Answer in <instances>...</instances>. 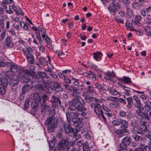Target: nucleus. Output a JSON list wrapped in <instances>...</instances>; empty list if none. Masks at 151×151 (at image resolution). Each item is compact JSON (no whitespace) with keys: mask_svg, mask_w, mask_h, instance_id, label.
I'll return each mask as SVG.
<instances>
[{"mask_svg":"<svg viewBox=\"0 0 151 151\" xmlns=\"http://www.w3.org/2000/svg\"><path fill=\"white\" fill-rule=\"evenodd\" d=\"M69 109L71 111L70 112L71 116L72 117V121L73 122V124L75 127L80 125L83 119L81 118H77L79 115L83 116H86V114L84 112L86 109L83 105L77 104L75 102H73L72 104H70Z\"/></svg>","mask_w":151,"mask_h":151,"instance_id":"f257e3e1","label":"nucleus"},{"mask_svg":"<svg viewBox=\"0 0 151 151\" xmlns=\"http://www.w3.org/2000/svg\"><path fill=\"white\" fill-rule=\"evenodd\" d=\"M84 89V87L82 85H79L78 86L77 88L75 87L74 92H73L72 93V96L73 97L71 103L70 104H72L73 102H75L77 104H79V105H83L84 103L83 100L81 99V97L79 96H77V93H80V91Z\"/></svg>","mask_w":151,"mask_h":151,"instance_id":"f03ea898","label":"nucleus"},{"mask_svg":"<svg viewBox=\"0 0 151 151\" xmlns=\"http://www.w3.org/2000/svg\"><path fill=\"white\" fill-rule=\"evenodd\" d=\"M54 116H50L46 119L45 124L47 127V130L49 132H53L54 129L58 125L57 122L55 120Z\"/></svg>","mask_w":151,"mask_h":151,"instance_id":"7ed1b4c3","label":"nucleus"},{"mask_svg":"<svg viewBox=\"0 0 151 151\" xmlns=\"http://www.w3.org/2000/svg\"><path fill=\"white\" fill-rule=\"evenodd\" d=\"M103 3L105 2L111 1L109 6L108 7V9L110 12L111 14L114 15H116V12L118 9L119 8V4L116 0H101Z\"/></svg>","mask_w":151,"mask_h":151,"instance_id":"20e7f679","label":"nucleus"},{"mask_svg":"<svg viewBox=\"0 0 151 151\" xmlns=\"http://www.w3.org/2000/svg\"><path fill=\"white\" fill-rule=\"evenodd\" d=\"M68 143L67 139H61L58 143V150H63V151H68Z\"/></svg>","mask_w":151,"mask_h":151,"instance_id":"39448f33","label":"nucleus"},{"mask_svg":"<svg viewBox=\"0 0 151 151\" xmlns=\"http://www.w3.org/2000/svg\"><path fill=\"white\" fill-rule=\"evenodd\" d=\"M5 75L6 78L9 80L11 83H12L13 81L15 80L14 77L15 75L14 73L12 71L8 70L5 73Z\"/></svg>","mask_w":151,"mask_h":151,"instance_id":"423d86ee","label":"nucleus"},{"mask_svg":"<svg viewBox=\"0 0 151 151\" xmlns=\"http://www.w3.org/2000/svg\"><path fill=\"white\" fill-rule=\"evenodd\" d=\"M131 142V139L130 137H126L122 140L120 146L124 147V148L129 146Z\"/></svg>","mask_w":151,"mask_h":151,"instance_id":"0eeeda50","label":"nucleus"},{"mask_svg":"<svg viewBox=\"0 0 151 151\" xmlns=\"http://www.w3.org/2000/svg\"><path fill=\"white\" fill-rule=\"evenodd\" d=\"M31 73L29 72L26 70L24 76H22L21 78V81L24 83H27L30 81V79L29 78V75H31Z\"/></svg>","mask_w":151,"mask_h":151,"instance_id":"6e6552de","label":"nucleus"},{"mask_svg":"<svg viewBox=\"0 0 151 151\" xmlns=\"http://www.w3.org/2000/svg\"><path fill=\"white\" fill-rule=\"evenodd\" d=\"M29 85L27 84L24 85L22 87V93L20 94L19 98L21 100H23L25 96V94L29 89Z\"/></svg>","mask_w":151,"mask_h":151,"instance_id":"1a4fd4ad","label":"nucleus"},{"mask_svg":"<svg viewBox=\"0 0 151 151\" xmlns=\"http://www.w3.org/2000/svg\"><path fill=\"white\" fill-rule=\"evenodd\" d=\"M64 130L66 133H74V129L73 128L70 124H67L66 123L64 124Z\"/></svg>","mask_w":151,"mask_h":151,"instance_id":"9d476101","label":"nucleus"},{"mask_svg":"<svg viewBox=\"0 0 151 151\" xmlns=\"http://www.w3.org/2000/svg\"><path fill=\"white\" fill-rule=\"evenodd\" d=\"M94 111L98 116H101L104 120H105V117L103 114V111L100 105H98Z\"/></svg>","mask_w":151,"mask_h":151,"instance_id":"9b49d317","label":"nucleus"},{"mask_svg":"<svg viewBox=\"0 0 151 151\" xmlns=\"http://www.w3.org/2000/svg\"><path fill=\"white\" fill-rule=\"evenodd\" d=\"M41 112L42 114H45V111H49L50 110V105H47L46 103H42L41 104Z\"/></svg>","mask_w":151,"mask_h":151,"instance_id":"f8f14e48","label":"nucleus"},{"mask_svg":"<svg viewBox=\"0 0 151 151\" xmlns=\"http://www.w3.org/2000/svg\"><path fill=\"white\" fill-rule=\"evenodd\" d=\"M134 99L136 101L135 106L137 109L142 110L143 107L142 106L140 101L139 98L135 96L133 97Z\"/></svg>","mask_w":151,"mask_h":151,"instance_id":"ddd939ff","label":"nucleus"},{"mask_svg":"<svg viewBox=\"0 0 151 151\" xmlns=\"http://www.w3.org/2000/svg\"><path fill=\"white\" fill-rule=\"evenodd\" d=\"M106 90L109 92V94L111 95L114 96H116L118 94H119L120 95H121L120 93H119L117 90L113 89L110 87H107L106 88Z\"/></svg>","mask_w":151,"mask_h":151,"instance_id":"4468645a","label":"nucleus"},{"mask_svg":"<svg viewBox=\"0 0 151 151\" xmlns=\"http://www.w3.org/2000/svg\"><path fill=\"white\" fill-rule=\"evenodd\" d=\"M83 143L80 140L78 142V145L74 146L70 151H81V147Z\"/></svg>","mask_w":151,"mask_h":151,"instance_id":"2eb2a0df","label":"nucleus"},{"mask_svg":"<svg viewBox=\"0 0 151 151\" xmlns=\"http://www.w3.org/2000/svg\"><path fill=\"white\" fill-rule=\"evenodd\" d=\"M87 91H83L82 95L83 96H86L88 93H94V88L91 86H89L87 87Z\"/></svg>","mask_w":151,"mask_h":151,"instance_id":"dca6fc26","label":"nucleus"},{"mask_svg":"<svg viewBox=\"0 0 151 151\" xmlns=\"http://www.w3.org/2000/svg\"><path fill=\"white\" fill-rule=\"evenodd\" d=\"M52 89L53 90L57 93H58L60 91H62L63 90V88L61 87L60 85L58 83L55 84Z\"/></svg>","mask_w":151,"mask_h":151,"instance_id":"f3484780","label":"nucleus"},{"mask_svg":"<svg viewBox=\"0 0 151 151\" xmlns=\"http://www.w3.org/2000/svg\"><path fill=\"white\" fill-rule=\"evenodd\" d=\"M144 109L143 107H142V110L140 109H137L136 110V112L137 113L136 115V117L137 118L139 119H143V113H144L142 112V111Z\"/></svg>","mask_w":151,"mask_h":151,"instance_id":"a211bd4d","label":"nucleus"},{"mask_svg":"<svg viewBox=\"0 0 151 151\" xmlns=\"http://www.w3.org/2000/svg\"><path fill=\"white\" fill-rule=\"evenodd\" d=\"M125 120L121 119V118H118L112 121V124L116 126H119L123 124V123L125 122Z\"/></svg>","mask_w":151,"mask_h":151,"instance_id":"6ab92c4d","label":"nucleus"},{"mask_svg":"<svg viewBox=\"0 0 151 151\" xmlns=\"http://www.w3.org/2000/svg\"><path fill=\"white\" fill-rule=\"evenodd\" d=\"M18 6H15L14 5L9 6V9L7 10L6 12L9 14H12L13 12H15L16 13L17 12Z\"/></svg>","mask_w":151,"mask_h":151,"instance_id":"aec40b11","label":"nucleus"},{"mask_svg":"<svg viewBox=\"0 0 151 151\" xmlns=\"http://www.w3.org/2000/svg\"><path fill=\"white\" fill-rule=\"evenodd\" d=\"M83 75L87 77L88 78H90L91 76H93L91 77L93 81H95L96 80V76L94 73L91 71H88V73H83Z\"/></svg>","mask_w":151,"mask_h":151,"instance_id":"412c9836","label":"nucleus"},{"mask_svg":"<svg viewBox=\"0 0 151 151\" xmlns=\"http://www.w3.org/2000/svg\"><path fill=\"white\" fill-rule=\"evenodd\" d=\"M125 122L123 123V124L120 127L121 128V129L122 130L124 133H126L128 132V130L127 128L128 127V124H129L128 122L126 120H125Z\"/></svg>","mask_w":151,"mask_h":151,"instance_id":"4be33fe9","label":"nucleus"},{"mask_svg":"<svg viewBox=\"0 0 151 151\" xmlns=\"http://www.w3.org/2000/svg\"><path fill=\"white\" fill-rule=\"evenodd\" d=\"M63 86L65 87L66 90L68 91L71 92L73 91V92H74L75 87L74 86H69L66 84H64Z\"/></svg>","mask_w":151,"mask_h":151,"instance_id":"5701e85b","label":"nucleus"},{"mask_svg":"<svg viewBox=\"0 0 151 151\" xmlns=\"http://www.w3.org/2000/svg\"><path fill=\"white\" fill-rule=\"evenodd\" d=\"M93 58L96 60L99 61L100 60L101 58L102 55V53L100 52H96L93 53Z\"/></svg>","mask_w":151,"mask_h":151,"instance_id":"b1692460","label":"nucleus"},{"mask_svg":"<svg viewBox=\"0 0 151 151\" xmlns=\"http://www.w3.org/2000/svg\"><path fill=\"white\" fill-rule=\"evenodd\" d=\"M5 44L6 46L9 47H13V44L10 37L8 36L6 38Z\"/></svg>","mask_w":151,"mask_h":151,"instance_id":"393cba45","label":"nucleus"},{"mask_svg":"<svg viewBox=\"0 0 151 151\" xmlns=\"http://www.w3.org/2000/svg\"><path fill=\"white\" fill-rule=\"evenodd\" d=\"M31 76L35 79V81L38 82H40L42 81V79L40 77H39L38 75H37L34 72L31 73Z\"/></svg>","mask_w":151,"mask_h":151,"instance_id":"a878e982","label":"nucleus"},{"mask_svg":"<svg viewBox=\"0 0 151 151\" xmlns=\"http://www.w3.org/2000/svg\"><path fill=\"white\" fill-rule=\"evenodd\" d=\"M34 88L36 91H43L44 90V87L42 84H38L34 85Z\"/></svg>","mask_w":151,"mask_h":151,"instance_id":"bb28decb","label":"nucleus"},{"mask_svg":"<svg viewBox=\"0 0 151 151\" xmlns=\"http://www.w3.org/2000/svg\"><path fill=\"white\" fill-rule=\"evenodd\" d=\"M6 79L4 78H2L0 79V86H1V87H6L7 85V80Z\"/></svg>","mask_w":151,"mask_h":151,"instance_id":"cd10ccee","label":"nucleus"},{"mask_svg":"<svg viewBox=\"0 0 151 151\" xmlns=\"http://www.w3.org/2000/svg\"><path fill=\"white\" fill-rule=\"evenodd\" d=\"M126 13L127 15L129 17L131 18L133 17L134 16L133 11L130 8L128 7L127 8Z\"/></svg>","mask_w":151,"mask_h":151,"instance_id":"c85d7f7f","label":"nucleus"},{"mask_svg":"<svg viewBox=\"0 0 151 151\" xmlns=\"http://www.w3.org/2000/svg\"><path fill=\"white\" fill-rule=\"evenodd\" d=\"M126 99L127 101V107L128 108L131 107L133 105L132 99L131 97H128Z\"/></svg>","mask_w":151,"mask_h":151,"instance_id":"c756f323","label":"nucleus"},{"mask_svg":"<svg viewBox=\"0 0 151 151\" xmlns=\"http://www.w3.org/2000/svg\"><path fill=\"white\" fill-rule=\"evenodd\" d=\"M10 69L11 71L13 72H16L19 70V68L16 65L12 64L10 65Z\"/></svg>","mask_w":151,"mask_h":151,"instance_id":"7c9ffc66","label":"nucleus"},{"mask_svg":"<svg viewBox=\"0 0 151 151\" xmlns=\"http://www.w3.org/2000/svg\"><path fill=\"white\" fill-rule=\"evenodd\" d=\"M121 87L123 88L124 90V94L127 96H129L130 95V88H129L126 87L125 86H122Z\"/></svg>","mask_w":151,"mask_h":151,"instance_id":"2f4dec72","label":"nucleus"},{"mask_svg":"<svg viewBox=\"0 0 151 151\" xmlns=\"http://www.w3.org/2000/svg\"><path fill=\"white\" fill-rule=\"evenodd\" d=\"M131 131L134 134L140 133L142 132L140 129H138L137 127L132 128Z\"/></svg>","mask_w":151,"mask_h":151,"instance_id":"473e14b6","label":"nucleus"},{"mask_svg":"<svg viewBox=\"0 0 151 151\" xmlns=\"http://www.w3.org/2000/svg\"><path fill=\"white\" fill-rule=\"evenodd\" d=\"M121 80L123 83H131V81L129 78L126 77L124 76L121 79Z\"/></svg>","mask_w":151,"mask_h":151,"instance_id":"72a5a7b5","label":"nucleus"},{"mask_svg":"<svg viewBox=\"0 0 151 151\" xmlns=\"http://www.w3.org/2000/svg\"><path fill=\"white\" fill-rule=\"evenodd\" d=\"M115 133L118 135L119 137H120L124 136V134L125 133L121 129H116L115 131Z\"/></svg>","mask_w":151,"mask_h":151,"instance_id":"f704fd0d","label":"nucleus"},{"mask_svg":"<svg viewBox=\"0 0 151 151\" xmlns=\"http://www.w3.org/2000/svg\"><path fill=\"white\" fill-rule=\"evenodd\" d=\"M52 98L53 99V101L52 102H54L55 103H58L60 105H61V102L60 101V99L58 97H56L55 96H52Z\"/></svg>","mask_w":151,"mask_h":151,"instance_id":"c9c22d12","label":"nucleus"},{"mask_svg":"<svg viewBox=\"0 0 151 151\" xmlns=\"http://www.w3.org/2000/svg\"><path fill=\"white\" fill-rule=\"evenodd\" d=\"M125 25L126 27H127V29H129L132 30H134L132 28L133 25L132 24L129 22L128 20H127L125 23Z\"/></svg>","mask_w":151,"mask_h":151,"instance_id":"e433bc0d","label":"nucleus"},{"mask_svg":"<svg viewBox=\"0 0 151 151\" xmlns=\"http://www.w3.org/2000/svg\"><path fill=\"white\" fill-rule=\"evenodd\" d=\"M150 105L148 104V102H147L145 104V110L147 111H149L151 108V103L150 102H148Z\"/></svg>","mask_w":151,"mask_h":151,"instance_id":"4c0bfd02","label":"nucleus"},{"mask_svg":"<svg viewBox=\"0 0 151 151\" xmlns=\"http://www.w3.org/2000/svg\"><path fill=\"white\" fill-rule=\"evenodd\" d=\"M24 54L26 55L25 56L26 57V58L28 60L30 59L31 58L34 57V56L30 52H29L25 51H24Z\"/></svg>","mask_w":151,"mask_h":151,"instance_id":"58836bf2","label":"nucleus"},{"mask_svg":"<svg viewBox=\"0 0 151 151\" xmlns=\"http://www.w3.org/2000/svg\"><path fill=\"white\" fill-rule=\"evenodd\" d=\"M43 85V86L44 87V90L45 91L46 89H47L48 90H49V84L47 82L45 81H43V84H42Z\"/></svg>","mask_w":151,"mask_h":151,"instance_id":"ea45409f","label":"nucleus"},{"mask_svg":"<svg viewBox=\"0 0 151 151\" xmlns=\"http://www.w3.org/2000/svg\"><path fill=\"white\" fill-rule=\"evenodd\" d=\"M132 6L134 9L136 10H139L140 8V6L137 3H133L132 4Z\"/></svg>","mask_w":151,"mask_h":151,"instance_id":"a19ab883","label":"nucleus"},{"mask_svg":"<svg viewBox=\"0 0 151 151\" xmlns=\"http://www.w3.org/2000/svg\"><path fill=\"white\" fill-rule=\"evenodd\" d=\"M13 1V0H3L1 3L2 5H8Z\"/></svg>","mask_w":151,"mask_h":151,"instance_id":"79ce46f5","label":"nucleus"},{"mask_svg":"<svg viewBox=\"0 0 151 151\" xmlns=\"http://www.w3.org/2000/svg\"><path fill=\"white\" fill-rule=\"evenodd\" d=\"M85 96V99H86L87 101H95L96 100V99L95 98L89 96H88L87 95H86Z\"/></svg>","mask_w":151,"mask_h":151,"instance_id":"37998d69","label":"nucleus"},{"mask_svg":"<svg viewBox=\"0 0 151 151\" xmlns=\"http://www.w3.org/2000/svg\"><path fill=\"white\" fill-rule=\"evenodd\" d=\"M39 95V93L37 92L33 93L31 95V98L33 100H34Z\"/></svg>","mask_w":151,"mask_h":151,"instance_id":"c03bdc74","label":"nucleus"},{"mask_svg":"<svg viewBox=\"0 0 151 151\" xmlns=\"http://www.w3.org/2000/svg\"><path fill=\"white\" fill-rule=\"evenodd\" d=\"M40 64L42 65H45L46 61L45 58L43 57H40L39 58Z\"/></svg>","mask_w":151,"mask_h":151,"instance_id":"a18cd8bd","label":"nucleus"},{"mask_svg":"<svg viewBox=\"0 0 151 151\" xmlns=\"http://www.w3.org/2000/svg\"><path fill=\"white\" fill-rule=\"evenodd\" d=\"M70 114H69V113H66V116L67 121L68 123H69L70 122L71 119H72V117L70 115Z\"/></svg>","mask_w":151,"mask_h":151,"instance_id":"49530a36","label":"nucleus"},{"mask_svg":"<svg viewBox=\"0 0 151 151\" xmlns=\"http://www.w3.org/2000/svg\"><path fill=\"white\" fill-rule=\"evenodd\" d=\"M30 100L29 99H27L25 102L24 108V109H27L29 106V103L30 102Z\"/></svg>","mask_w":151,"mask_h":151,"instance_id":"de8ad7c7","label":"nucleus"},{"mask_svg":"<svg viewBox=\"0 0 151 151\" xmlns=\"http://www.w3.org/2000/svg\"><path fill=\"white\" fill-rule=\"evenodd\" d=\"M38 75L39 77H40L42 79L43 78H45V77H46V74L43 72H38Z\"/></svg>","mask_w":151,"mask_h":151,"instance_id":"09e8293b","label":"nucleus"},{"mask_svg":"<svg viewBox=\"0 0 151 151\" xmlns=\"http://www.w3.org/2000/svg\"><path fill=\"white\" fill-rule=\"evenodd\" d=\"M83 147L85 151H90V147L86 144L84 143Z\"/></svg>","mask_w":151,"mask_h":151,"instance_id":"8fccbe9b","label":"nucleus"},{"mask_svg":"<svg viewBox=\"0 0 151 151\" xmlns=\"http://www.w3.org/2000/svg\"><path fill=\"white\" fill-rule=\"evenodd\" d=\"M1 88H0V93L2 95H4L6 93V89L5 87H1Z\"/></svg>","mask_w":151,"mask_h":151,"instance_id":"3c124183","label":"nucleus"},{"mask_svg":"<svg viewBox=\"0 0 151 151\" xmlns=\"http://www.w3.org/2000/svg\"><path fill=\"white\" fill-rule=\"evenodd\" d=\"M17 10V12L16 13V14H19L22 15H24V13L22 11L20 8L18 6Z\"/></svg>","mask_w":151,"mask_h":151,"instance_id":"603ef678","label":"nucleus"},{"mask_svg":"<svg viewBox=\"0 0 151 151\" xmlns=\"http://www.w3.org/2000/svg\"><path fill=\"white\" fill-rule=\"evenodd\" d=\"M72 80L73 81V83L75 85L78 86V85L79 82H78V79L72 78Z\"/></svg>","mask_w":151,"mask_h":151,"instance_id":"864d4df0","label":"nucleus"},{"mask_svg":"<svg viewBox=\"0 0 151 151\" xmlns=\"http://www.w3.org/2000/svg\"><path fill=\"white\" fill-rule=\"evenodd\" d=\"M115 20L117 23H121L122 24H124L123 20L121 19L118 17H116L115 18Z\"/></svg>","mask_w":151,"mask_h":151,"instance_id":"5fc2aeb1","label":"nucleus"},{"mask_svg":"<svg viewBox=\"0 0 151 151\" xmlns=\"http://www.w3.org/2000/svg\"><path fill=\"white\" fill-rule=\"evenodd\" d=\"M6 34V32L4 31L2 32L0 35V40H2L4 38Z\"/></svg>","mask_w":151,"mask_h":151,"instance_id":"6e6d98bb","label":"nucleus"},{"mask_svg":"<svg viewBox=\"0 0 151 151\" xmlns=\"http://www.w3.org/2000/svg\"><path fill=\"white\" fill-rule=\"evenodd\" d=\"M32 49L31 47H27L25 49H23V51L24 52V51L29 52H30L31 51H32Z\"/></svg>","mask_w":151,"mask_h":151,"instance_id":"4d7b16f0","label":"nucleus"},{"mask_svg":"<svg viewBox=\"0 0 151 151\" xmlns=\"http://www.w3.org/2000/svg\"><path fill=\"white\" fill-rule=\"evenodd\" d=\"M116 99V97H112V96H110V97H108L106 99V100L114 101L115 99Z\"/></svg>","mask_w":151,"mask_h":151,"instance_id":"13d9d810","label":"nucleus"},{"mask_svg":"<svg viewBox=\"0 0 151 151\" xmlns=\"http://www.w3.org/2000/svg\"><path fill=\"white\" fill-rule=\"evenodd\" d=\"M119 115L120 117H125L126 116V113L123 111H119Z\"/></svg>","mask_w":151,"mask_h":151,"instance_id":"bf43d9fd","label":"nucleus"},{"mask_svg":"<svg viewBox=\"0 0 151 151\" xmlns=\"http://www.w3.org/2000/svg\"><path fill=\"white\" fill-rule=\"evenodd\" d=\"M106 74L109 76L114 77L115 76V74L113 72H111L109 71H108L106 72Z\"/></svg>","mask_w":151,"mask_h":151,"instance_id":"052dcab7","label":"nucleus"},{"mask_svg":"<svg viewBox=\"0 0 151 151\" xmlns=\"http://www.w3.org/2000/svg\"><path fill=\"white\" fill-rule=\"evenodd\" d=\"M42 98L40 95L36 98L35 100V102L36 103H38L41 101Z\"/></svg>","mask_w":151,"mask_h":151,"instance_id":"680f3d73","label":"nucleus"},{"mask_svg":"<svg viewBox=\"0 0 151 151\" xmlns=\"http://www.w3.org/2000/svg\"><path fill=\"white\" fill-rule=\"evenodd\" d=\"M73 133L74 134V135L75 136V138L77 140L79 139V138H81V136L80 135L74 132V133Z\"/></svg>","mask_w":151,"mask_h":151,"instance_id":"e2e57ef3","label":"nucleus"},{"mask_svg":"<svg viewBox=\"0 0 151 151\" xmlns=\"http://www.w3.org/2000/svg\"><path fill=\"white\" fill-rule=\"evenodd\" d=\"M28 61L29 63L31 64H32L33 63H34L35 62V60L34 57L31 58L29 60H28Z\"/></svg>","mask_w":151,"mask_h":151,"instance_id":"0e129e2a","label":"nucleus"},{"mask_svg":"<svg viewBox=\"0 0 151 151\" xmlns=\"http://www.w3.org/2000/svg\"><path fill=\"white\" fill-rule=\"evenodd\" d=\"M47 98V96L46 95L43 94L42 96V102L43 103H45Z\"/></svg>","mask_w":151,"mask_h":151,"instance_id":"69168bd1","label":"nucleus"},{"mask_svg":"<svg viewBox=\"0 0 151 151\" xmlns=\"http://www.w3.org/2000/svg\"><path fill=\"white\" fill-rule=\"evenodd\" d=\"M137 121L134 120L131 122V126L133 127H136L137 126Z\"/></svg>","mask_w":151,"mask_h":151,"instance_id":"338daca9","label":"nucleus"},{"mask_svg":"<svg viewBox=\"0 0 151 151\" xmlns=\"http://www.w3.org/2000/svg\"><path fill=\"white\" fill-rule=\"evenodd\" d=\"M146 13L148 14L151 12V6L146 8L145 10Z\"/></svg>","mask_w":151,"mask_h":151,"instance_id":"774afa93","label":"nucleus"}]
</instances>
